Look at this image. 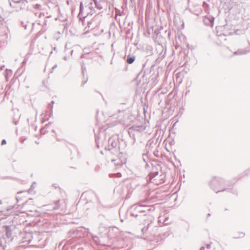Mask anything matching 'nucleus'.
<instances>
[{"instance_id": "nucleus-2", "label": "nucleus", "mask_w": 250, "mask_h": 250, "mask_svg": "<svg viewBox=\"0 0 250 250\" xmlns=\"http://www.w3.org/2000/svg\"><path fill=\"white\" fill-rule=\"evenodd\" d=\"M6 140H2V142H1V145H3L6 144Z\"/></svg>"}, {"instance_id": "nucleus-1", "label": "nucleus", "mask_w": 250, "mask_h": 250, "mask_svg": "<svg viewBox=\"0 0 250 250\" xmlns=\"http://www.w3.org/2000/svg\"><path fill=\"white\" fill-rule=\"evenodd\" d=\"M135 60V58L133 57H128L127 59V62L128 63L131 64Z\"/></svg>"}, {"instance_id": "nucleus-3", "label": "nucleus", "mask_w": 250, "mask_h": 250, "mask_svg": "<svg viewBox=\"0 0 250 250\" xmlns=\"http://www.w3.org/2000/svg\"><path fill=\"white\" fill-rule=\"evenodd\" d=\"M240 235H241V236H239V237H244V233H241L240 234Z\"/></svg>"}]
</instances>
